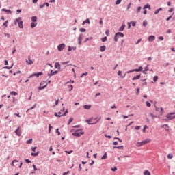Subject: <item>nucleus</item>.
Listing matches in <instances>:
<instances>
[{"label": "nucleus", "instance_id": "obj_1", "mask_svg": "<svg viewBox=\"0 0 175 175\" xmlns=\"http://www.w3.org/2000/svg\"><path fill=\"white\" fill-rule=\"evenodd\" d=\"M150 142H151V139H146V140H144L142 142H137L136 144V146H137V147H142V146H144V145L147 144L148 143H150Z\"/></svg>", "mask_w": 175, "mask_h": 175}, {"label": "nucleus", "instance_id": "obj_2", "mask_svg": "<svg viewBox=\"0 0 175 175\" xmlns=\"http://www.w3.org/2000/svg\"><path fill=\"white\" fill-rule=\"evenodd\" d=\"M120 36L121 38H124V33H122L121 32L116 33L114 36V42H118V39H119Z\"/></svg>", "mask_w": 175, "mask_h": 175}, {"label": "nucleus", "instance_id": "obj_3", "mask_svg": "<svg viewBox=\"0 0 175 175\" xmlns=\"http://www.w3.org/2000/svg\"><path fill=\"white\" fill-rule=\"evenodd\" d=\"M17 23L18 24L19 28L23 29V21H21V18H18L15 21V25H17Z\"/></svg>", "mask_w": 175, "mask_h": 175}, {"label": "nucleus", "instance_id": "obj_4", "mask_svg": "<svg viewBox=\"0 0 175 175\" xmlns=\"http://www.w3.org/2000/svg\"><path fill=\"white\" fill-rule=\"evenodd\" d=\"M99 120L100 119L97 120L96 122H94V119L92 118L90 120H86V122H88V124H89V125H94L95 124H97V122H99Z\"/></svg>", "mask_w": 175, "mask_h": 175}, {"label": "nucleus", "instance_id": "obj_5", "mask_svg": "<svg viewBox=\"0 0 175 175\" xmlns=\"http://www.w3.org/2000/svg\"><path fill=\"white\" fill-rule=\"evenodd\" d=\"M81 135H84L83 131L79 132V131H77L72 133V136H77L78 137H80V136H81Z\"/></svg>", "mask_w": 175, "mask_h": 175}, {"label": "nucleus", "instance_id": "obj_6", "mask_svg": "<svg viewBox=\"0 0 175 175\" xmlns=\"http://www.w3.org/2000/svg\"><path fill=\"white\" fill-rule=\"evenodd\" d=\"M65 47H66V45L65 44H60L57 46V50L58 51H62V50H64Z\"/></svg>", "mask_w": 175, "mask_h": 175}, {"label": "nucleus", "instance_id": "obj_7", "mask_svg": "<svg viewBox=\"0 0 175 175\" xmlns=\"http://www.w3.org/2000/svg\"><path fill=\"white\" fill-rule=\"evenodd\" d=\"M175 113H168L166 116V118L169 120H174L175 118Z\"/></svg>", "mask_w": 175, "mask_h": 175}, {"label": "nucleus", "instance_id": "obj_8", "mask_svg": "<svg viewBox=\"0 0 175 175\" xmlns=\"http://www.w3.org/2000/svg\"><path fill=\"white\" fill-rule=\"evenodd\" d=\"M83 39H84V35L80 34L77 38L79 44H81V40H83Z\"/></svg>", "mask_w": 175, "mask_h": 175}, {"label": "nucleus", "instance_id": "obj_9", "mask_svg": "<svg viewBox=\"0 0 175 175\" xmlns=\"http://www.w3.org/2000/svg\"><path fill=\"white\" fill-rule=\"evenodd\" d=\"M26 62L27 65H32L33 64V62L31 59V56H28V59H26Z\"/></svg>", "mask_w": 175, "mask_h": 175}, {"label": "nucleus", "instance_id": "obj_10", "mask_svg": "<svg viewBox=\"0 0 175 175\" xmlns=\"http://www.w3.org/2000/svg\"><path fill=\"white\" fill-rule=\"evenodd\" d=\"M15 133L17 135V136H21V130H20V126H18L15 131Z\"/></svg>", "mask_w": 175, "mask_h": 175}, {"label": "nucleus", "instance_id": "obj_11", "mask_svg": "<svg viewBox=\"0 0 175 175\" xmlns=\"http://www.w3.org/2000/svg\"><path fill=\"white\" fill-rule=\"evenodd\" d=\"M57 73H58V71H53L51 70V73L48 74V76H49V77H51V76H54V75H57Z\"/></svg>", "mask_w": 175, "mask_h": 175}, {"label": "nucleus", "instance_id": "obj_12", "mask_svg": "<svg viewBox=\"0 0 175 175\" xmlns=\"http://www.w3.org/2000/svg\"><path fill=\"white\" fill-rule=\"evenodd\" d=\"M42 75H43V72L35 73V74H32L31 75V77H33V76H36L37 77H39V76H42Z\"/></svg>", "mask_w": 175, "mask_h": 175}, {"label": "nucleus", "instance_id": "obj_13", "mask_svg": "<svg viewBox=\"0 0 175 175\" xmlns=\"http://www.w3.org/2000/svg\"><path fill=\"white\" fill-rule=\"evenodd\" d=\"M2 12H5L7 14H12V11L10 10H6L5 8H3Z\"/></svg>", "mask_w": 175, "mask_h": 175}, {"label": "nucleus", "instance_id": "obj_14", "mask_svg": "<svg viewBox=\"0 0 175 175\" xmlns=\"http://www.w3.org/2000/svg\"><path fill=\"white\" fill-rule=\"evenodd\" d=\"M155 40V37L154 36H150L148 37V41L149 42H154Z\"/></svg>", "mask_w": 175, "mask_h": 175}, {"label": "nucleus", "instance_id": "obj_15", "mask_svg": "<svg viewBox=\"0 0 175 175\" xmlns=\"http://www.w3.org/2000/svg\"><path fill=\"white\" fill-rule=\"evenodd\" d=\"M55 117H62L64 116V113H62V111H59L58 113H55Z\"/></svg>", "mask_w": 175, "mask_h": 175}, {"label": "nucleus", "instance_id": "obj_16", "mask_svg": "<svg viewBox=\"0 0 175 175\" xmlns=\"http://www.w3.org/2000/svg\"><path fill=\"white\" fill-rule=\"evenodd\" d=\"M161 128H165V131H169V125L167 124H163L161 126Z\"/></svg>", "mask_w": 175, "mask_h": 175}, {"label": "nucleus", "instance_id": "obj_17", "mask_svg": "<svg viewBox=\"0 0 175 175\" xmlns=\"http://www.w3.org/2000/svg\"><path fill=\"white\" fill-rule=\"evenodd\" d=\"M146 9H149V10H151V5H150V4L145 5L144 7V10H146Z\"/></svg>", "mask_w": 175, "mask_h": 175}, {"label": "nucleus", "instance_id": "obj_18", "mask_svg": "<svg viewBox=\"0 0 175 175\" xmlns=\"http://www.w3.org/2000/svg\"><path fill=\"white\" fill-rule=\"evenodd\" d=\"M92 106L90 105H85L83 106V109H85L86 110H90V109H91Z\"/></svg>", "mask_w": 175, "mask_h": 175}, {"label": "nucleus", "instance_id": "obj_19", "mask_svg": "<svg viewBox=\"0 0 175 175\" xmlns=\"http://www.w3.org/2000/svg\"><path fill=\"white\" fill-rule=\"evenodd\" d=\"M149 117L151 118L152 120H154L155 118H157V116L154 115L153 113H149Z\"/></svg>", "mask_w": 175, "mask_h": 175}, {"label": "nucleus", "instance_id": "obj_20", "mask_svg": "<svg viewBox=\"0 0 175 175\" xmlns=\"http://www.w3.org/2000/svg\"><path fill=\"white\" fill-rule=\"evenodd\" d=\"M105 50H106V46L103 45L100 47V51H101L102 53H103V51H105Z\"/></svg>", "mask_w": 175, "mask_h": 175}, {"label": "nucleus", "instance_id": "obj_21", "mask_svg": "<svg viewBox=\"0 0 175 175\" xmlns=\"http://www.w3.org/2000/svg\"><path fill=\"white\" fill-rule=\"evenodd\" d=\"M38 25V23L32 22L31 25V28H35Z\"/></svg>", "mask_w": 175, "mask_h": 175}, {"label": "nucleus", "instance_id": "obj_22", "mask_svg": "<svg viewBox=\"0 0 175 175\" xmlns=\"http://www.w3.org/2000/svg\"><path fill=\"white\" fill-rule=\"evenodd\" d=\"M31 21H33V23H36V21H38V17L32 16L31 17Z\"/></svg>", "mask_w": 175, "mask_h": 175}, {"label": "nucleus", "instance_id": "obj_23", "mask_svg": "<svg viewBox=\"0 0 175 175\" xmlns=\"http://www.w3.org/2000/svg\"><path fill=\"white\" fill-rule=\"evenodd\" d=\"M90 24V19H86L85 21H84L82 23L83 25H85V24Z\"/></svg>", "mask_w": 175, "mask_h": 175}, {"label": "nucleus", "instance_id": "obj_24", "mask_svg": "<svg viewBox=\"0 0 175 175\" xmlns=\"http://www.w3.org/2000/svg\"><path fill=\"white\" fill-rule=\"evenodd\" d=\"M55 67L56 68V69H61V65L59 64V63H55Z\"/></svg>", "mask_w": 175, "mask_h": 175}, {"label": "nucleus", "instance_id": "obj_25", "mask_svg": "<svg viewBox=\"0 0 175 175\" xmlns=\"http://www.w3.org/2000/svg\"><path fill=\"white\" fill-rule=\"evenodd\" d=\"M31 157H38V155H39V151H38L37 152H31Z\"/></svg>", "mask_w": 175, "mask_h": 175}, {"label": "nucleus", "instance_id": "obj_26", "mask_svg": "<svg viewBox=\"0 0 175 175\" xmlns=\"http://www.w3.org/2000/svg\"><path fill=\"white\" fill-rule=\"evenodd\" d=\"M134 70L135 72H142V70H143V67L142 66H139L138 69H134Z\"/></svg>", "mask_w": 175, "mask_h": 175}, {"label": "nucleus", "instance_id": "obj_27", "mask_svg": "<svg viewBox=\"0 0 175 175\" xmlns=\"http://www.w3.org/2000/svg\"><path fill=\"white\" fill-rule=\"evenodd\" d=\"M159 12H162V8H160L157 9V10H155L154 14H158V13H159Z\"/></svg>", "mask_w": 175, "mask_h": 175}, {"label": "nucleus", "instance_id": "obj_28", "mask_svg": "<svg viewBox=\"0 0 175 175\" xmlns=\"http://www.w3.org/2000/svg\"><path fill=\"white\" fill-rule=\"evenodd\" d=\"M144 175H151V172L148 170H145L144 172Z\"/></svg>", "mask_w": 175, "mask_h": 175}, {"label": "nucleus", "instance_id": "obj_29", "mask_svg": "<svg viewBox=\"0 0 175 175\" xmlns=\"http://www.w3.org/2000/svg\"><path fill=\"white\" fill-rule=\"evenodd\" d=\"M124 29H125V25H122V26L119 28V31H124Z\"/></svg>", "mask_w": 175, "mask_h": 175}, {"label": "nucleus", "instance_id": "obj_30", "mask_svg": "<svg viewBox=\"0 0 175 175\" xmlns=\"http://www.w3.org/2000/svg\"><path fill=\"white\" fill-rule=\"evenodd\" d=\"M140 79V75L134 77L132 80H139Z\"/></svg>", "mask_w": 175, "mask_h": 175}, {"label": "nucleus", "instance_id": "obj_31", "mask_svg": "<svg viewBox=\"0 0 175 175\" xmlns=\"http://www.w3.org/2000/svg\"><path fill=\"white\" fill-rule=\"evenodd\" d=\"M113 148H118L119 150H123L124 149V146H114Z\"/></svg>", "mask_w": 175, "mask_h": 175}, {"label": "nucleus", "instance_id": "obj_32", "mask_svg": "<svg viewBox=\"0 0 175 175\" xmlns=\"http://www.w3.org/2000/svg\"><path fill=\"white\" fill-rule=\"evenodd\" d=\"M107 158V153L105 152L104 155L101 157V159H106Z\"/></svg>", "mask_w": 175, "mask_h": 175}, {"label": "nucleus", "instance_id": "obj_33", "mask_svg": "<svg viewBox=\"0 0 175 175\" xmlns=\"http://www.w3.org/2000/svg\"><path fill=\"white\" fill-rule=\"evenodd\" d=\"M133 116V114H131V115H129V116H125V115H122V117L123 118H128L129 117H132Z\"/></svg>", "mask_w": 175, "mask_h": 175}, {"label": "nucleus", "instance_id": "obj_34", "mask_svg": "<svg viewBox=\"0 0 175 175\" xmlns=\"http://www.w3.org/2000/svg\"><path fill=\"white\" fill-rule=\"evenodd\" d=\"M68 91H72L73 90V85H70L68 86Z\"/></svg>", "mask_w": 175, "mask_h": 175}, {"label": "nucleus", "instance_id": "obj_35", "mask_svg": "<svg viewBox=\"0 0 175 175\" xmlns=\"http://www.w3.org/2000/svg\"><path fill=\"white\" fill-rule=\"evenodd\" d=\"M10 95H14V96H16V95H18V94L16 92L12 91L10 92Z\"/></svg>", "mask_w": 175, "mask_h": 175}, {"label": "nucleus", "instance_id": "obj_36", "mask_svg": "<svg viewBox=\"0 0 175 175\" xmlns=\"http://www.w3.org/2000/svg\"><path fill=\"white\" fill-rule=\"evenodd\" d=\"M146 105L147 107H151V103H150V102L146 101Z\"/></svg>", "mask_w": 175, "mask_h": 175}, {"label": "nucleus", "instance_id": "obj_37", "mask_svg": "<svg viewBox=\"0 0 175 175\" xmlns=\"http://www.w3.org/2000/svg\"><path fill=\"white\" fill-rule=\"evenodd\" d=\"M167 158L168 159H172V158H173V154H168V155L167 156Z\"/></svg>", "mask_w": 175, "mask_h": 175}, {"label": "nucleus", "instance_id": "obj_38", "mask_svg": "<svg viewBox=\"0 0 175 175\" xmlns=\"http://www.w3.org/2000/svg\"><path fill=\"white\" fill-rule=\"evenodd\" d=\"M145 72H148V66L144 68V70L143 71V73H146Z\"/></svg>", "mask_w": 175, "mask_h": 175}, {"label": "nucleus", "instance_id": "obj_39", "mask_svg": "<svg viewBox=\"0 0 175 175\" xmlns=\"http://www.w3.org/2000/svg\"><path fill=\"white\" fill-rule=\"evenodd\" d=\"M14 163H18V161H17V160H14V161H12V166H14Z\"/></svg>", "mask_w": 175, "mask_h": 175}, {"label": "nucleus", "instance_id": "obj_40", "mask_svg": "<svg viewBox=\"0 0 175 175\" xmlns=\"http://www.w3.org/2000/svg\"><path fill=\"white\" fill-rule=\"evenodd\" d=\"M35 107H36V104H35L32 107H31L30 109H29L27 111V113H28V111H29V110H32L33 109H35Z\"/></svg>", "mask_w": 175, "mask_h": 175}, {"label": "nucleus", "instance_id": "obj_41", "mask_svg": "<svg viewBox=\"0 0 175 175\" xmlns=\"http://www.w3.org/2000/svg\"><path fill=\"white\" fill-rule=\"evenodd\" d=\"M121 2H122V0H117L116 2V5H120V3H121Z\"/></svg>", "mask_w": 175, "mask_h": 175}, {"label": "nucleus", "instance_id": "obj_42", "mask_svg": "<svg viewBox=\"0 0 175 175\" xmlns=\"http://www.w3.org/2000/svg\"><path fill=\"white\" fill-rule=\"evenodd\" d=\"M12 67H13V64L12 65V66H5V67H3V69H12Z\"/></svg>", "mask_w": 175, "mask_h": 175}, {"label": "nucleus", "instance_id": "obj_43", "mask_svg": "<svg viewBox=\"0 0 175 175\" xmlns=\"http://www.w3.org/2000/svg\"><path fill=\"white\" fill-rule=\"evenodd\" d=\"M26 143H27V144H31V143H32V139H30L27 140Z\"/></svg>", "mask_w": 175, "mask_h": 175}, {"label": "nucleus", "instance_id": "obj_44", "mask_svg": "<svg viewBox=\"0 0 175 175\" xmlns=\"http://www.w3.org/2000/svg\"><path fill=\"white\" fill-rule=\"evenodd\" d=\"M46 87H47V84L46 85H44V86H40V88H39V90H44V88H46Z\"/></svg>", "mask_w": 175, "mask_h": 175}, {"label": "nucleus", "instance_id": "obj_45", "mask_svg": "<svg viewBox=\"0 0 175 175\" xmlns=\"http://www.w3.org/2000/svg\"><path fill=\"white\" fill-rule=\"evenodd\" d=\"M118 76H120L121 77H122V72H121L120 70H119L118 72Z\"/></svg>", "mask_w": 175, "mask_h": 175}, {"label": "nucleus", "instance_id": "obj_46", "mask_svg": "<svg viewBox=\"0 0 175 175\" xmlns=\"http://www.w3.org/2000/svg\"><path fill=\"white\" fill-rule=\"evenodd\" d=\"M109 33H110V30L107 29V30L105 31V35H107V36H109Z\"/></svg>", "mask_w": 175, "mask_h": 175}, {"label": "nucleus", "instance_id": "obj_47", "mask_svg": "<svg viewBox=\"0 0 175 175\" xmlns=\"http://www.w3.org/2000/svg\"><path fill=\"white\" fill-rule=\"evenodd\" d=\"M59 102V99H58L57 100L55 101V105H53L54 107H55V106H58Z\"/></svg>", "mask_w": 175, "mask_h": 175}, {"label": "nucleus", "instance_id": "obj_48", "mask_svg": "<svg viewBox=\"0 0 175 175\" xmlns=\"http://www.w3.org/2000/svg\"><path fill=\"white\" fill-rule=\"evenodd\" d=\"M102 42H107V37H104L101 39Z\"/></svg>", "mask_w": 175, "mask_h": 175}, {"label": "nucleus", "instance_id": "obj_49", "mask_svg": "<svg viewBox=\"0 0 175 175\" xmlns=\"http://www.w3.org/2000/svg\"><path fill=\"white\" fill-rule=\"evenodd\" d=\"M87 75H88V72H85V73H83V74L81 75V77H84V76H87Z\"/></svg>", "mask_w": 175, "mask_h": 175}, {"label": "nucleus", "instance_id": "obj_50", "mask_svg": "<svg viewBox=\"0 0 175 175\" xmlns=\"http://www.w3.org/2000/svg\"><path fill=\"white\" fill-rule=\"evenodd\" d=\"M147 21H144V22H143V26L144 27H147Z\"/></svg>", "mask_w": 175, "mask_h": 175}, {"label": "nucleus", "instance_id": "obj_51", "mask_svg": "<svg viewBox=\"0 0 175 175\" xmlns=\"http://www.w3.org/2000/svg\"><path fill=\"white\" fill-rule=\"evenodd\" d=\"M70 122H73V118H70L69 120V122L68 123V125L70 124Z\"/></svg>", "mask_w": 175, "mask_h": 175}, {"label": "nucleus", "instance_id": "obj_52", "mask_svg": "<svg viewBox=\"0 0 175 175\" xmlns=\"http://www.w3.org/2000/svg\"><path fill=\"white\" fill-rule=\"evenodd\" d=\"M140 10H142V7H138L137 9V13H140Z\"/></svg>", "mask_w": 175, "mask_h": 175}, {"label": "nucleus", "instance_id": "obj_53", "mask_svg": "<svg viewBox=\"0 0 175 175\" xmlns=\"http://www.w3.org/2000/svg\"><path fill=\"white\" fill-rule=\"evenodd\" d=\"M36 148H38V147L36 146L31 147V151H33V152H35V150H36Z\"/></svg>", "mask_w": 175, "mask_h": 175}, {"label": "nucleus", "instance_id": "obj_54", "mask_svg": "<svg viewBox=\"0 0 175 175\" xmlns=\"http://www.w3.org/2000/svg\"><path fill=\"white\" fill-rule=\"evenodd\" d=\"M88 40H92V37H90V38H87L85 40V42H88Z\"/></svg>", "mask_w": 175, "mask_h": 175}, {"label": "nucleus", "instance_id": "obj_55", "mask_svg": "<svg viewBox=\"0 0 175 175\" xmlns=\"http://www.w3.org/2000/svg\"><path fill=\"white\" fill-rule=\"evenodd\" d=\"M132 5V3H129L127 5V10H129V9H131V6Z\"/></svg>", "mask_w": 175, "mask_h": 175}, {"label": "nucleus", "instance_id": "obj_56", "mask_svg": "<svg viewBox=\"0 0 175 175\" xmlns=\"http://www.w3.org/2000/svg\"><path fill=\"white\" fill-rule=\"evenodd\" d=\"M154 81H158V76H154L153 78Z\"/></svg>", "mask_w": 175, "mask_h": 175}, {"label": "nucleus", "instance_id": "obj_57", "mask_svg": "<svg viewBox=\"0 0 175 175\" xmlns=\"http://www.w3.org/2000/svg\"><path fill=\"white\" fill-rule=\"evenodd\" d=\"M3 25L5 27V28H6L8 27V21H6Z\"/></svg>", "mask_w": 175, "mask_h": 175}, {"label": "nucleus", "instance_id": "obj_58", "mask_svg": "<svg viewBox=\"0 0 175 175\" xmlns=\"http://www.w3.org/2000/svg\"><path fill=\"white\" fill-rule=\"evenodd\" d=\"M51 129H53V126H51V124H49V133L50 132H51Z\"/></svg>", "mask_w": 175, "mask_h": 175}, {"label": "nucleus", "instance_id": "obj_59", "mask_svg": "<svg viewBox=\"0 0 175 175\" xmlns=\"http://www.w3.org/2000/svg\"><path fill=\"white\" fill-rule=\"evenodd\" d=\"M56 133H57L58 136H59V135H61V132H59V129H56Z\"/></svg>", "mask_w": 175, "mask_h": 175}, {"label": "nucleus", "instance_id": "obj_60", "mask_svg": "<svg viewBox=\"0 0 175 175\" xmlns=\"http://www.w3.org/2000/svg\"><path fill=\"white\" fill-rule=\"evenodd\" d=\"M79 31H80V32H85V28H81L80 29H79Z\"/></svg>", "mask_w": 175, "mask_h": 175}, {"label": "nucleus", "instance_id": "obj_61", "mask_svg": "<svg viewBox=\"0 0 175 175\" xmlns=\"http://www.w3.org/2000/svg\"><path fill=\"white\" fill-rule=\"evenodd\" d=\"M163 108H161L160 109V114H161V116H162V114H163Z\"/></svg>", "mask_w": 175, "mask_h": 175}, {"label": "nucleus", "instance_id": "obj_62", "mask_svg": "<svg viewBox=\"0 0 175 175\" xmlns=\"http://www.w3.org/2000/svg\"><path fill=\"white\" fill-rule=\"evenodd\" d=\"M66 64H69V61L62 62V65H66Z\"/></svg>", "mask_w": 175, "mask_h": 175}, {"label": "nucleus", "instance_id": "obj_63", "mask_svg": "<svg viewBox=\"0 0 175 175\" xmlns=\"http://www.w3.org/2000/svg\"><path fill=\"white\" fill-rule=\"evenodd\" d=\"M112 172H116L117 170V167H114L113 168H111Z\"/></svg>", "mask_w": 175, "mask_h": 175}, {"label": "nucleus", "instance_id": "obj_64", "mask_svg": "<svg viewBox=\"0 0 175 175\" xmlns=\"http://www.w3.org/2000/svg\"><path fill=\"white\" fill-rule=\"evenodd\" d=\"M159 40L161 41L163 40V36L159 37Z\"/></svg>", "mask_w": 175, "mask_h": 175}]
</instances>
